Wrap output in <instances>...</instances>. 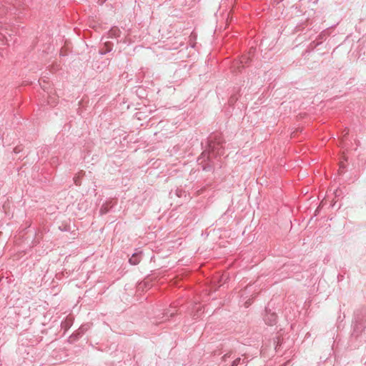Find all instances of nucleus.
Segmentation results:
<instances>
[{
    "label": "nucleus",
    "mask_w": 366,
    "mask_h": 366,
    "mask_svg": "<svg viewBox=\"0 0 366 366\" xmlns=\"http://www.w3.org/2000/svg\"><path fill=\"white\" fill-rule=\"evenodd\" d=\"M75 183H76V185H78V184H79V183L77 182V181H76V180H75Z\"/></svg>",
    "instance_id": "obj_4"
},
{
    "label": "nucleus",
    "mask_w": 366,
    "mask_h": 366,
    "mask_svg": "<svg viewBox=\"0 0 366 366\" xmlns=\"http://www.w3.org/2000/svg\"><path fill=\"white\" fill-rule=\"evenodd\" d=\"M238 361H239V359H238V360H237L234 361L233 365H234V364H236V363H238Z\"/></svg>",
    "instance_id": "obj_2"
},
{
    "label": "nucleus",
    "mask_w": 366,
    "mask_h": 366,
    "mask_svg": "<svg viewBox=\"0 0 366 366\" xmlns=\"http://www.w3.org/2000/svg\"><path fill=\"white\" fill-rule=\"evenodd\" d=\"M238 361H239V359H238V360H237L234 361L233 365H234V364H236V363H238Z\"/></svg>",
    "instance_id": "obj_3"
},
{
    "label": "nucleus",
    "mask_w": 366,
    "mask_h": 366,
    "mask_svg": "<svg viewBox=\"0 0 366 366\" xmlns=\"http://www.w3.org/2000/svg\"><path fill=\"white\" fill-rule=\"evenodd\" d=\"M138 260L137 259V256L135 255H133L130 259H129V262L132 264H136L138 263Z\"/></svg>",
    "instance_id": "obj_1"
}]
</instances>
